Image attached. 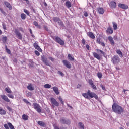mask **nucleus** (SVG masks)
I'll return each instance as SVG.
<instances>
[{"mask_svg":"<svg viewBox=\"0 0 129 129\" xmlns=\"http://www.w3.org/2000/svg\"><path fill=\"white\" fill-rule=\"evenodd\" d=\"M112 109L113 111L117 114H121L122 113V112H123V111H124L123 108L116 103H114L112 105Z\"/></svg>","mask_w":129,"mask_h":129,"instance_id":"f257e3e1","label":"nucleus"},{"mask_svg":"<svg viewBox=\"0 0 129 129\" xmlns=\"http://www.w3.org/2000/svg\"><path fill=\"white\" fill-rule=\"evenodd\" d=\"M111 62H112L113 65H118L119 62H120V58L117 54L114 55L111 58Z\"/></svg>","mask_w":129,"mask_h":129,"instance_id":"f03ea898","label":"nucleus"},{"mask_svg":"<svg viewBox=\"0 0 129 129\" xmlns=\"http://www.w3.org/2000/svg\"><path fill=\"white\" fill-rule=\"evenodd\" d=\"M59 122L61 124H67V125H70L71 124V121L70 119L66 118L65 117H61L59 120Z\"/></svg>","mask_w":129,"mask_h":129,"instance_id":"7ed1b4c3","label":"nucleus"},{"mask_svg":"<svg viewBox=\"0 0 129 129\" xmlns=\"http://www.w3.org/2000/svg\"><path fill=\"white\" fill-rule=\"evenodd\" d=\"M33 107L35 110L38 113H41L42 112V107H41V106L37 103H34L33 104Z\"/></svg>","mask_w":129,"mask_h":129,"instance_id":"20e7f679","label":"nucleus"},{"mask_svg":"<svg viewBox=\"0 0 129 129\" xmlns=\"http://www.w3.org/2000/svg\"><path fill=\"white\" fill-rule=\"evenodd\" d=\"M15 33L16 37H17L18 39H19V40H23V35H22V33L20 32L19 29H15Z\"/></svg>","mask_w":129,"mask_h":129,"instance_id":"39448f33","label":"nucleus"},{"mask_svg":"<svg viewBox=\"0 0 129 129\" xmlns=\"http://www.w3.org/2000/svg\"><path fill=\"white\" fill-rule=\"evenodd\" d=\"M50 102L52 106H56V107L59 106V102H58V101H57L55 98L51 97L50 98Z\"/></svg>","mask_w":129,"mask_h":129,"instance_id":"423d86ee","label":"nucleus"},{"mask_svg":"<svg viewBox=\"0 0 129 129\" xmlns=\"http://www.w3.org/2000/svg\"><path fill=\"white\" fill-rule=\"evenodd\" d=\"M55 42H56V43L59 44V45H61V46L65 45V42H64L63 40H61V38L59 37L58 36L55 37Z\"/></svg>","mask_w":129,"mask_h":129,"instance_id":"0eeeda50","label":"nucleus"},{"mask_svg":"<svg viewBox=\"0 0 129 129\" xmlns=\"http://www.w3.org/2000/svg\"><path fill=\"white\" fill-rule=\"evenodd\" d=\"M41 59L42 62L45 64V65H46V66H49V67H51V64H49V61L48 60V59H47V57H45V56H41Z\"/></svg>","mask_w":129,"mask_h":129,"instance_id":"6e6552de","label":"nucleus"},{"mask_svg":"<svg viewBox=\"0 0 129 129\" xmlns=\"http://www.w3.org/2000/svg\"><path fill=\"white\" fill-rule=\"evenodd\" d=\"M62 63L67 68H68L69 69H70V68H71L72 67L71 64L70 63V62H69V61H68V60H63Z\"/></svg>","mask_w":129,"mask_h":129,"instance_id":"1a4fd4ad","label":"nucleus"},{"mask_svg":"<svg viewBox=\"0 0 129 129\" xmlns=\"http://www.w3.org/2000/svg\"><path fill=\"white\" fill-rule=\"evenodd\" d=\"M89 84L91 85L92 88L94 89V90H96L97 89V88L96 87V86L93 84V81L91 79L89 80L88 82Z\"/></svg>","mask_w":129,"mask_h":129,"instance_id":"9d476101","label":"nucleus"},{"mask_svg":"<svg viewBox=\"0 0 129 129\" xmlns=\"http://www.w3.org/2000/svg\"><path fill=\"white\" fill-rule=\"evenodd\" d=\"M118 7L123 10H127V9H128V6L125 4L119 3L118 4Z\"/></svg>","mask_w":129,"mask_h":129,"instance_id":"9b49d317","label":"nucleus"},{"mask_svg":"<svg viewBox=\"0 0 129 129\" xmlns=\"http://www.w3.org/2000/svg\"><path fill=\"white\" fill-rule=\"evenodd\" d=\"M57 24L60 27L61 30H64V29H66V26H65V25L62 20H60V21L57 22Z\"/></svg>","mask_w":129,"mask_h":129,"instance_id":"f8f14e48","label":"nucleus"},{"mask_svg":"<svg viewBox=\"0 0 129 129\" xmlns=\"http://www.w3.org/2000/svg\"><path fill=\"white\" fill-rule=\"evenodd\" d=\"M89 96L91 98H93V97H94L95 99H96L97 100H98V96L94 92H91V93L89 94Z\"/></svg>","mask_w":129,"mask_h":129,"instance_id":"ddd939ff","label":"nucleus"},{"mask_svg":"<svg viewBox=\"0 0 129 129\" xmlns=\"http://www.w3.org/2000/svg\"><path fill=\"white\" fill-rule=\"evenodd\" d=\"M109 6L111 9H115L116 8V2L114 1H111L109 4Z\"/></svg>","mask_w":129,"mask_h":129,"instance_id":"4468645a","label":"nucleus"},{"mask_svg":"<svg viewBox=\"0 0 129 129\" xmlns=\"http://www.w3.org/2000/svg\"><path fill=\"white\" fill-rule=\"evenodd\" d=\"M4 4L7 8H8L9 10H12V5H11V4H10L9 2L7 1H4Z\"/></svg>","mask_w":129,"mask_h":129,"instance_id":"2eb2a0df","label":"nucleus"},{"mask_svg":"<svg viewBox=\"0 0 129 129\" xmlns=\"http://www.w3.org/2000/svg\"><path fill=\"white\" fill-rule=\"evenodd\" d=\"M1 98L4 100V101H6V102H10V99L8 98L6 95H1Z\"/></svg>","mask_w":129,"mask_h":129,"instance_id":"dca6fc26","label":"nucleus"},{"mask_svg":"<svg viewBox=\"0 0 129 129\" xmlns=\"http://www.w3.org/2000/svg\"><path fill=\"white\" fill-rule=\"evenodd\" d=\"M37 124L42 127H46V123L42 121H38L37 122Z\"/></svg>","mask_w":129,"mask_h":129,"instance_id":"f3484780","label":"nucleus"},{"mask_svg":"<svg viewBox=\"0 0 129 129\" xmlns=\"http://www.w3.org/2000/svg\"><path fill=\"white\" fill-rule=\"evenodd\" d=\"M107 34H113V29L109 26L106 31Z\"/></svg>","mask_w":129,"mask_h":129,"instance_id":"a211bd4d","label":"nucleus"},{"mask_svg":"<svg viewBox=\"0 0 129 129\" xmlns=\"http://www.w3.org/2000/svg\"><path fill=\"white\" fill-rule=\"evenodd\" d=\"M52 89H53V91L55 92L56 95H59V88H58V87H53L52 88Z\"/></svg>","mask_w":129,"mask_h":129,"instance_id":"6ab92c4d","label":"nucleus"},{"mask_svg":"<svg viewBox=\"0 0 129 129\" xmlns=\"http://www.w3.org/2000/svg\"><path fill=\"white\" fill-rule=\"evenodd\" d=\"M87 35L89 38H91V39H95V36L92 32H88Z\"/></svg>","mask_w":129,"mask_h":129,"instance_id":"aec40b11","label":"nucleus"},{"mask_svg":"<svg viewBox=\"0 0 129 129\" xmlns=\"http://www.w3.org/2000/svg\"><path fill=\"white\" fill-rule=\"evenodd\" d=\"M52 125L54 129H66V127H61L60 128H59L57 123H53L52 124Z\"/></svg>","mask_w":129,"mask_h":129,"instance_id":"412c9836","label":"nucleus"},{"mask_svg":"<svg viewBox=\"0 0 129 129\" xmlns=\"http://www.w3.org/2000/svg\"><path fill=\"white\" fill-rule=\"evenodd\" d=\"M93 55L94 56V58H96V59H97V60H100V56L96 52H93Z\"/></svg>","mask_w":129,"mask_h":129,"instance_id":"4be33fe9","label":"nucleus"},{"mask_svg":"<svg viewBox=\"0 0 129 129\" xmlns=\"http://www.w3.org/2000/svg\"><path fill=\"white\" fill-rule=\"evenodd\" d=\"M2 37L1 38V40L2 41L3 43H4V44H6V43H7V41H8V37H7V36H4L2 35Z\"/></svg>","mask_w":129,"mask_h":129,"instance_id":"5701e85b","label":"nucleus"},{"mask_svg":"<svg viewBox=\"0 0 129 129\" xmlns=\"http://www.w3.org/2000/svg\"><path fill=\"white\" fill-rule=\"evenodd\" d=\"M52 20L55 23H58L61 20V19L58 17H54L53 18Z\"/></svg>","mask_w":129,"mask_h":129,"instance_id":"b1692460","label":"nucleus"},{"mask_svg":"<svg viewBox=\"0 0 129 129\" xmlns=\"http://www.w3.org/2000/svg\"><path fill=\"white\" fill-rule=\"evenodd\" d=\"M116 53L117 54H118V55L119 56L120 58H122V57H123V55H122V52H121L120 50L117 49L116 50Z\"/></svg>","mask_w":129,"mask_h":129,"instance_id":"393cba45","label":"nucleus"},{"mask_svg":"<svg viewBox=\"0 0 129 129\" xmlns=\"http://www.w3.org/2000/svg\"><path fill=\"white\" fill-rule=\"evenodd\" d=\"M98 13L101 15L104 14V9L102 8H99L98 9Z\"/></svg>","mask_w":129,"mask_h":129,"instance_id":"a878e982","label":"nucleus"},{"mask_svg":"<svg viewBox=\"0 0 129 129\" xmlns=\"http://www.w3.org/2000/svg\"><path fill=\"white\" fill-rule=\"evenodd\" d=\"M6 110L3 109L2 107H0V114L1 115H6Z\"/></svg>","mask_w":129,"mask_h":129,"instance_id":"bb28decb","label":"nucleus"},{"mask_svg":"<svg viewBox=\"0 0 129 129\" xmlns=\"http://www.w3.org/2000/svg\"><path fill=\"white\" fill-rule=\"evenodd\" d=\"M82 95V96L86 98V99H88L89 100H90V97H89V96L87 93H83Z\"/></svg>","mask_w":129,"mask_h":129,"instance_id":"cd10ccee","label":"nucleus"},{"mask_svg":"<svg viewBox=\"0 0 129 129\" xmlns=\"http://www.w3.org/2000/svg\"><path fill=\"white\" fill-rule=\"evenodd\" d=\"M27 88L28 89V90H30V91H33V90H34V87H33V86H32V84H30L28 86H27Z\"/></svg>","mask_w":129,"mask_h":129,"instance_id":"c85d7f7f","label":"nucleus"},{"mask_svg":"<svg viewBox=\"0 0 129 129\" xmlns=\"http://www.w3.org/2000/svg\"><path fill=\"white\" fill-rule=\"evenodd\" d=\"M66 7H67V8H71V6L72 4H71V2H70V1H67L66 2V4H65Z\"/></svg>","mask_w":129,"mask_h":129,"instance_id":"c756f323","label":"nucleus"},{"mask_svg":"<svg viewBox=\"0 0 129 129\" xmlns=\"http://www.w3.org/2000/svg\"><path fill=\"white\" fill-rule=\"evenodd\" d=\"M22 119L24 121L28 120L29 119V116L26 115L25 114H23L22 115Z\"/></svg>","mask_w":129,"mask_h":129,"instance_id":"7c9ffc66","label":"nucleus"},{"mask_svg":"<svg viewBox=\"0 0 129 129\" xmlns=\"http://www.w3.org/2000/svg\"><path fill=\"white\" fill-rule=\"evenodd\" d=\"M5 91L7 92V93H9L10 94H11V93H12V91L11 90V89H10L9 86H7L5 88Z\"/></svg>","mask_w":129,"mask_h":129,"instance_id":"2f4dec72","label":"nucleus"},{"mask_svg":"<svg viewBox=\"0 0 129 129\" xmlns=\"http://www.w3.org/2000/svg\"><path fill=\"white\" fill-rule=\"evenodd\" d=\"M112 24H113V28L114 29V30H117V24H116V23L114 22H112Z\"/></svg>","mask_w":129,"mask_h":129,"instance_id":"473e14b6","label":"nucleus"},{"mask_svg":"<svg viewBox=\"0 0 129 129\" xmlns=\"http://www.w3.org/2000/svg\"><path fill=\"white\" fill-rule=\"evenodd\" d=\"M99 52H100L101 54H102L103 57H104V58H107V55H106V53L105 52H104L103 51L101 50H99Z\"/></svg>","mask_w":129,"mask_h":129,"instance_id":"72a5a7b5","label":"nucleus"},{"mask_svg":"<svg viewBox=\"0 0 129 129\" xmlns=\"http://www.w3.org/2000/svg\"><path fill=\"white\" fill-rule=\"evenodd\" d=\"M78 125L80 129H84V124H83L82 122H79Z\"/></svg>","mask_w":129,"mask_h":129,"instance_id":"f704fd0d","label":"nucleus"},{"mask_svg":"<svg viewBox=\"0 0 129 129\" xmlns=\"http://www.w3.org/2000/svg\"><path fill=\"white\" fill-rule=\"evenodd\" d=\"M68 59L70 60V61H74V57H72L71 54L68 55Z\"/></svg>","mask_w":129,"mask_h":129,"instance_id":"c9c22d12","label":"nucleus"},{"mask_svg":"<svg viewBox=\"0 0 129 129\" xmlns=\"http://www.w3.org/2000/svg\"><path fill=\"white\" fill-rule=\"evenodd\" d=\"M23 101H24L25 103H26V104H28L30 106L31 105H32V104L30 102H29V101H28V100H27L26 99H23Z\"/></svg>","mask_w":129,"mask_h":129,"instance_id":"e433bc0d","label":"nucleus"},{"mask_svg":"<svg viewBox=\"0 0 129 129\" xmlns=\"http://www.w3.org/2000/svg\"><path fill=\"white\" fill-rule=\"evenodd\" d=\"M21 18L22 20H26V18H27V16L26 15V14H25V13H22L21 14Z\"/></svg>","mask_w":129,"mask_h":129,"instance_id":"4c0bfd02","label":"nucleus"},{"mask_svg":"<svg viewBox=\"0 0 129 129\" xmlns=\"http://www.w3.org/2000/svg\"><path fill=\"white\" fill-rule=\"evenodd\" d=\"M8 126L10 129H15V127H14V125L11 123H8Z\"/></svg>","mask_w":129,"mask_h":129,"instance_id":"58836bf2","label":"nucleus"},{"mask_svg":"<svg viewBox=\"0 0 129 129\" xmlns=\"http://www.w3.org/2000/svg\"><path fill=\"white\" fill-rule=\"evenodd\" d=\"M44 88H50L51 87H52V86H51V85L49 84H46L45 85H44Z\"/></svg>","mask_w":129,"mask_h":129,"instance_id":"ea45409f","label":"nucleus"},{"mask_svg":"<svg viewBox=\"0 0 129 129\" xmlns=\"http://www.w3.org/2000/svg\"><path fill=\"white\" fill-rule=\"evenodd\" d=\"M58 99L59 101H60L61 104H62V105H64V101H63V99L62 98V97H61V96H59Z\"/></svg>","mask_w":129,"mask_h":129,"instance_id":"a19ab883","label":"nucleus"},{"mask_svg":"<svg viewBox=\"0 0 129 129\" xmlns=\"http://www.w3.org/2000/svg\"><path fill=\"white\" fill-rule=\"evenodd\" d=\"M24 12L26 14V15H27V16H30V12H29V10L25 9H24Z\"/></svg>","mask_w":129,"mask_h":129,"instance_id":"79ce46f5","label":"nucleus"},{"mask_svg":"<svg viewBox=\"0 0 129 129\" xmlns=\"http://www.w3.org/2000/svg\"><path fill=\"white\" fill-rule=\"evenodd\" d=\"M97 77L98 78H102V74L101 73L98 72L97 73Z\"/></svg>","mask_w":129,"mask_h":129,"instance_id":"37998d69","label":"nucleus"},{"mask_svg":"<svg viewBox=\"0 0 129 129\" xmlns=\"http://www.w3.org/2000/svg\"><path fill=\"white\" fill-rule=\"evenodd\" d=\"M96 43H97V44H101V41H100V38H97V40H96Z\"/></svg>","mask_w":129,"mask_h":129,"instance_id":"c03bdc74","label":"nucleus"},{"mask_svg":"<svg viewBox=\"0 0 129 129\" xmlns=\"http://www.w3.org/2000/svg\"><path fill=\"white\" fill-rule=\"evenodd\" d=\"M57 74H59V75H60V76H64V73H63V72L60 71H58L57 72Z\"/></svg>","mask_w":129,"mask_h":129,"instance_id":"a18cd8bd","label":"nucleus"},{"mask_svg":"<svg viewBox=\"0 0 129 129\" xmlns=\"http://www.w3.org/2000/svg\"><path fill=\"white\" fill-rule=\"evenodd\" d=\"M39 46V45L38 43L35 42L33 43V47L35 48V49H36Z\"/></svg>","mask_w":129,"mask_h":129,"instance_id":"49530a36","label":"nucleus"},{"mask_svg":"<svg viewBox=\"0 0 129 129\" xmlns=\"http://www.w3.org/2000/svg\"><path fill=\"white\" fill-rule=\"evenodd\" d=\"M0 11L5 16H6L7 15V13H6V12L4 11V10L3 9L1 8H0Z\"/></svg>","mask_w":129,"mask_h":129,"instance_id":"de8ad7c7","label":"nucleus"},{"mask_svg":"<svg viewBox=\"0 0 129 129\" xmlns=\"http://www.w3.org/2000/svg\"><path fill=\"white\" fill-rule=\"evenodd\" d=\"M43 28L47 32H48L49 31V28H48V26H47L46 25L43 26Z\"/></svg>","mask_w":129,"mask_h":129,"instance_id":"09e8293b","label":"nucleus"},{"mask_svg":"<svg viewBox=\"0 0 129 129\" xmlns=\"http://www.w3.org/2000/svg\"><path fill=\"white\" fill-rule=\"evenodd\" d=\"M27 94L28 97H32V92H28Z\"/></svg>","mask_w":129,"mask_h":129,"instance_id":"8fccbe9b","label":"nucleus"},{"mask_svg":"<svg viewBox=\"0 0 129 129\" xmlns=\"http://www.w3.org/2000/svg\"><path fill=\"white\" fill-rule=\"evenodd\" d=\"M6 108L7 109H8V110H9V111H10V112H12V111H13V109H12V108L10 107L9 106H8Z\"/></svg>","mask_w":129,"mask_h":129,"instance_id":"3c124183","label":"nucleus"},{"mask_svg":"<svg viewBox=\"0 0 129 129\" xmlns=\"http://www.w3.org/2000/svg\"><path fill=\"white\" fill-rule=\"evenodd\" d=\"M3 28L4 30H7V25L5 23L2 24Z\"/></svg>","mask_w":129,"mask_h":129,"instance_id":"603ef678","label":"nucleus"},{"mask_svg":"<svg viewBox=\"0 0 129 129\" xmlns=\"http://www.w3.org/2000/svg\"><path fill=\"white\" fill-rule=\"evenodd\" d=\"M36 50H37L38 51H39V52H42V49L41 48V47L38 46V47H37L36 48H35Z\"/></svg>","mask_w":129,"mask_h":129,"instance_id":"864d4df0","label":"nucleus"},{"mask_svg":"<svg viewBox=\"0 0 129 129\" xmlns=\"http://www.w3.org/2000/svg\"><path fill=\"white\" fill-rule=\"evenodd\" d=\"M34 53H35V55H36V56H40V52H39V51L35 50L34 51Z\"/></svg>","mask_w":129,"mask_h":129,"instance_id":"5fc2aeb1","label":"nucleus"},{"mask_svg":"<svg viewBox=\"0 0 129 129\" xmlns=\"http://www.w3.org/2000/svg\"><path fill=\"white\" fill-rule=\"evenodd\" d=\"M4 127L5 129H10V128H9V125L8 124H4Z\"/></svg>","mask_w":129,"mask_h":129,"instance_id":"6e6d98bb","label":"nucleus"},{"mask_svg":"<svg viewBox=\"0 0 129 129\" xmlns=\"http://www.w3.org/2000/svg\"><path fill=\"white\" fill-rule=\"evenodd\" d=\"M7 96H8V97H9L10 98H12V99H13L14 98V95L12 94H8Z\"/></svg>","mask_w":129,"mask_h":129,"instance_id":"4d7b16f0","label":"nucleus"},{"mask_svg":"<svg viewBox=\"0 0 129 129\" xmlns=\"http://www.w3.org/2000/svg\"><path fill=\"white\" fill-rule=\"evenodd\" d=\"M100 87H101L103 90H106V89H105V86H104L103 85H101Z\"/></svg>","mask_w":129,"mask_h":129,"instance_id":"13d9d810","label":"nucleus"},{"mask_svg":"<svg viewBox=\"0 0 129 129\" xmlns=\"http://www.w3.org/2000/svg\"><path fill=\"white\" fill-rule=\"evenodd\" d=\"M127 91H128V90H125V89L123 90V92L124 93V94H125V95H127Z\"/></svg>","mask_w":129,"mask_h":129,"instance_id":"bf43d9fd","label":"nucleus"},{"mask_svg":"<svg viewBox=\"0 0 129 129\" xmlns=\"http://www.w3.org/2000/svg\"><path fill=\"white\" fill-rule=\"evenodd\" d=\"M48 59L50 60L52 62H54V60H55V58L52 57H48Z\"/></svg>","mask_w":129,"mask_h":129,"instance_id":"052dcab7","label":"nucleus"},{"mask_svg":"<svg viewBox=\"0 0 129 129\" xmlns=\"http://www.w3.org/2000/svg\"><path fill=\"white\" fill-rule=\"evenodd\" d=\"M84 15L85 17H88V13H87V12H86V11H84Z\"/></svg>","mask_w":129,"mask_h":129,"instance_id":"680f3d73","label":"nucleus"},{"mask_svg":"<svg viewBox=\"0 0 129 129\" xmlns=\"http://www.w3.org/2000/svg\"><path fill=\"white\" fill-rule=\"evenodd\" d=\"M113 40V38H112V37L111 36L108 37V40L109 41V42L112 41Z\"/></svg>","mask_w":129,"mask_h":129,"instance_id":"e2e57ef3","label":"nucleus"},{"mask_svg":"<svg viewBox=\"0 0 129 129\" xmlns=\"http://www.w3.org/2000/svg\"><path fill=\"white\" fill-rule=\"evenodd\" d=\"M110 42L111 45H112V46H114L115 43H114V41H113V40L110 41Z\"/></svg>","mask_w":129,"mask_h":129,"instance_id":"0e129e2a","label":"nucleus"},{"mask_svg":"<svg viewBox=\"0 0 129 129\" xmlns=\"http://www.w3.org/2000/svg\"><path fill=\"white\" fill-rule=\"evenodd\" d=\"M33 25L34 26H35V27H36V26H37L38 25V22H37V21H34L33 22Z\"/></svg>","mask_w":129,"mask_h":129,"instance_id":"69168bd1","label":"nucleus"},{"mask_svg":"<svg viewBox=\"0 0 129 129\" xmlns=\"http://www.w3.org/2000/svg\"><path fill=\"white\" fill-rule=\"evenodd\" d=\"M86 49H87L88 50H90V46H89V45H88V44H86Z\"/></svg>","mask_w":129,"mask_h":129,"instance_id":"338daca9","label":"nucleus"},{"mask_svg":"<svg viewBox=\"0 0 129 129\" xmlns=\"http://www.w3.org/2000/svg\"><path fill=\"white\" fill-rule=\"evenodd\" d=\"M85 40L84 39V38H83L82 40V43L83 45H85Z\"/></svg>","mask_w":129,"mask_h":129,"instance_id":"774afa93","label":"nucleus"}]
</instances>
